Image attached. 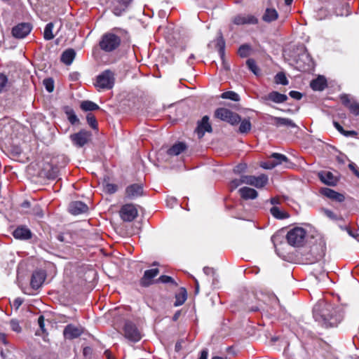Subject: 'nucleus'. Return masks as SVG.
<instances>
[{
  "mask_svg": "<svg viewBox=\"0 0 359 359\" xmlns=\"http://www.w3.org/2000/svg\"><path fill=\"white\" fill-rule=\"evenodd\" d=\"M324 306H325V302L323 301L318 302L313 308V313H318L323 311V307Z\"/></svg>",
  "mask_w": 359,
  "mask_h": 359,
  "instance_id": "obj_47",
  "label": "nucleus"
},
{
  "mask_svg": "<svg viewBox=\"0 0 359 359\" xmlns=\"http://www.w3.org/2000/svg\"><path fill=\"white\" fill-rule=\"evenodd\" d=\"M76 55L74 50L69 48L66 50L61 55V61L67 65L72 63Z\"/></svg>",
  "mask_w": 359,
  "mask_h": 359,
  "instance_id": "obj_27",
  "label": "nucleus"
},
{
  "mask_svg": "<svg viewBox=\"0 0 359 359\" xmlns=\"http://www.w3.org/2000/svg\"><path fill=\"white\" fill-rule=\"evenodd\" d=\"M88 123L90 125V127L93 128H97V121L93 115L91 114H88L86 116Z\"/></svg>",
  "mask_w": 359,
  "mask_h": 359,
  "instance_id": "obj_45",
  "label": "nucleus"
},
{
  "mask_svg": "<svg viewBox=\"0 0 359 359\" xmlns=\"http://www.w3.org/2000/svg\"><path fill=\"white\" fill-rule=\"evenodd\" d=\"M38 324L39 325L40 330L36 332V334L41 335L42 334H47L46 330L45 329L43 316H40V317L38 319Z\"/></svg>",
  "mask_w": 359,
  "mask_h": 359,
  "instance_id": "obj_36",
  "label": "nucleus"
},
{
  "mask_svg": "<svg viewBox=\"0 0 359 359\" xmlns=\"http://www.w3.org/2000/svg\"><path fill=\"white\" fill-rule=\"evenodd\" d=\"M290 96L295 100H300L302 98V94L299 92L292 90L289 93Z\"/></svg>",
  "mask_w": 359,
  "mask_h": 359,
  "instance_id": "obj_55",
  "label": "nucleus"
},
{
  "mask_svg": "<svg viewBox=\"0 0 359 359\" xmlns=\"http://www.w3.org/2000/svg\"><path fill=\"white\" fill-rule=\"evenodd\" d=\"M203 271H204L205 273L209 274L210 272L212 271V269L211 268H209V267H205L203 269Z\"/></svg>",
  "mask_w": 359,
  "mask_h": 359,
  "instance_id": "obj_63",
  "label": "nucleus"
},
{
  "mask_svg": "<svg viewBox=\"0 0 359 359\" xmlns=\"http://www.w3.org/2000/svg\"><path fill=\"white\" fill-rule=\"evenodd\" d=\"M158 280L163 283H170L173 285H177L176 283L175 282V280L170 276H165V275L161 276L158 278Z\"/></svg>",
  "mask_w": 359,
  "mask_h": 359,
  "instance_id": "obj_48",
  "label": "nucleus"
},
{
  "mask_svg": "<svg viewBox=\"0 0 359 359\" xmlns=\"http://www.w3.org/2000/svg\"><path fill=\"white\" fill-rule=\"evenodd\" d=\"M346 137L355 136L357 133L354 130H346V133H342Z\"/></svg>",
  "mask_w": 359,
  "mask_h": 359,
  "instance_id": "obj_61",
  "label": "nucleus"
},
{
  "mask_svg": "<svg viewBox=\"0 0 359 359\" xmlns=\"http://www.w3.org/2000/svg\"><path fill=\"white\" fill-rule=\"evenodd\" d=\"M43 84L46 90L51 93L54 90V81L52 79L48 78L43 80Z\"/></svg>",
  "mask_w": 359,
  "mask_h": 359,
  "instance_id": "obj_41",
  "label": "nucleus"
},
{
  "mask_svg": "<svg viewBox=\"0 0 359 359\" xmlns=\"http://www.w3.org/2000/svg\"><path fill=\"white\" fill-rule=\"evenodd\" d=\"M32 30V26L29 23H20L12 29V34L15 38L23 39L28 35Z\"/></svg>",
  "mask_w": 359,
  "mask_h": 359,
  "instance_id": "obj_10",
  "label": "nucleus"
},
{
  "mask_svg": "<svg viewBox=\"0 0 359 359\" xmlns=\"http://www.w3.org/2000/svg\"><path fill=\"white\" fill-rule=\"evenodd\" d=\"M278 165H284L285 168H290L292 163L286 156L278 153H273L269 160L262 162L260 164L261 167L264 169H273Z\"/></svg>",
  "mask_w": 359,
  "mask_h": 359,
  "instance_id": "obj_2",
  "label": "nucleus"
},
{
  "mask_svg": "<svg viewBox=\"0 0 359 359\" xmlns=\"http://www.w3.org/2000/svg\"><path fill=\"white\" fill-rule=\"evenodd\" d=\"M327 86V81L323 76H319L317 79L311 82V87L314 90H323Z\"/></svg>",
  "mask_w": 359,
  "mask_h": 359,
  "instance_id": "obj_25",
  "label": "nucleus"
},
{
  "mask_svg": "<svg viewBox=\"0 0 359 359\" xmlns=\"http://www.w3.org/2000/svg\"><path fill=\"white\" fill-rule=\"evenodd\" d=\"M323 212V213L325 214V215H326L327 217L332 219H336V215H334V213L331 211L330 210H328V209H323L322 210Z\"/></svg>",
  "mask_w": 359,
  "mask_h": 359,
  "instance_id": "obj_54",
  "label": "nucleus"
},
{
  "mask_svg": "<svg viewBox=\"0 0 359 359\" xmlns=\"http://www.w3.org/2000/svg\"><path fill=\"white\" fill-rule=\"evenodd\" d=\"M53 22H49L46 25L43 32V37L46 40H51L55 37L53 33Z\"/></svg>",
  "mask_w": 359,
  "mask_h": 359,
  "instance_id": "obj_33",
  "label": "nucleus"
},
{
  "mask_svg": "<svg viewBox=\"0 0 359 359\" xmlns=\"http://www.w3.org/2000/svg\"><path fill=\"white\" fill-rule=\"evenodd\" d=\"M196 132L199 138L203 137L205 132H212V126L209 123V117L205 116L198 123Z\"/></svg>",
  "mask_w": 359,
  "mask_h": 359,
  "instance_id": "obj_17",
  "label": "nucleus"
},
{
  "mask_svg": "<svg viewBox=\"0 0 359 359\" xmlns=\"http://www.w3.org/2000/svg\"><path fill=\"white\" fill-rule=\"evenodd\" d=\"M215 116L231 125L237 124L241 121V117L238 114L226 108L217 109L215 112Z\"/></svg>",
  "mask_w": 359,
  "mask_h": 359,
  "instance_id": "obj_5",
  "label": "nucleus"
},
{
  "mask_svg": "<svg viewBox=\"0 0 359 359\" xmlns=\"http://www.w3.org/2000/svg\"><path fill=\"white\" fill-rule=\"evenodd\" d=\"M121 44V39L113 33L104 34L100 41V46L105 52H111L116 49Z\"/></svg>",
  "mask_w": 359,
  "mask_h": 359,
  "instance_id": "obj_3",
  "label": "nucleus"
},
{
  "mask_svg": "<svg viewBox=\"0 0 359 359\" xmlns=\"http://www.w3.org/2000/svg\"><path fill=\"white\" fill-rule=\"evenodd\" d=\"M88 210V206L81 201H74L70 203L69 207V212L74 215L85 213Z\"/></svg>",
  "mask_w": 359,
  "mask_h": 359,
  "instance_id": "obj_20",
  "label": "nucleus"
},
{
  "mask_svg": "<svg viewBox=\"0 0 359 359\" xmlns=\"http://www.w3.org/2000/svg\"><path fill=\"white\" fill-rule=\"evenodd\" d=\"M132 1L133 0H118V3L121 5V6H123V10H126V8Z\"/></svg>",
  "mask_w": 359,
  "mask_h": 359,
  "instance_id": "obj_57",
  "label": "nucleus"
},
{
  "mask_svg": "<svg viewBox=\"0 0 359 359\" xmlns=\"http://www.w3.org/2000/svg\"><path fill=\"white\" fill-rule=\"evenodd\" d=\"M250 46L248 45H243L238 49V54L242 57H245L250 54Z\"/></svg>",
  "mask_w": 359,
  "mask_h": 359,
  "instance_id": "obj_39",
  "label": "nucleus"
},
{
  "mask_svg": "<svg viewBox=\"0 0 359 359\" xmlns=\"http://www.w3.org/2000/svg\"><path fill=\"white\" fill-rule=\"evenodd\" d=\"M81 108L83 111H94L99 109V106L92 101L86 100L83 101L81 104Z\"/></svg>",
  "mask_w": 359,
  "mask_h": 359,
  "instance_id": "obj_32",
  "label": "nucleus"
},
{
  "mask_svg": "<svg viewBox=\"0 0 359 359\" xmlns=\"http://www.w3.org/2000/svg\"><path fill=\"white\" fill-rule=\"evenodd\" d=\"M91 133L86 130H81L77 133L70 135V138L74 145L81 147L84 146L90 140Z\"/></svg>",
  "mask_w": 359,
  "mask_h": 359,
  "instance_id": "obj_9",
  "label": "nucleus"
},
{
  "mask_svg": "<svg viewBox=\"0 0 359 359\" xmlns=\"http://www.w3.org/2000/svg\"><path fill=\"white\" fill-rule=\"evenodd\" d=\"M306 231L302 227H295L290 230L287 234V240L294 247L303 245L305 242Z\"/></svg>",
  "mask_w": 359,
  "mask_h": 359,
  "instance_id": "obj_4",
  "label": "nucleus"
},
{
  "mask_svg": "<svg viewBox=\"0 0 359 359\" xmlns=\"http://www.w3.org/2000/svg\"><path fill=\"white\" fill-rule=\"evenodd\" d=\"M271 213L273 217L278 219H283L284 218L283 214L281 212V211L279 210L278 207H273L271 208L270 210Z\"/></svg>",
  "mask_w": 359,
  "mask_h": 359,
  "instance_id": "obj_42",
  "label": "nucleus"
},
{
  "mask_svg": "<svg viewBox=\"0 0 359 359\" xmlns=\"http://www.w3.org/2000/svg\"><path fill=\"white\" fill-rule=\"evenodd\" d=\"M11 326L13 331L16 332H21V327L20 326L18 321L15 320H12L11 321Z\"/></svg>",
  "mask_w": 359,
  "mask_h": 359,
  "instance_id": "obj_50",
  "label": "nucleus"
},
{
  "mask_svg": "<svg viewBox=\"0 0 359 359\" xmlns=\"http://www.w3.org/2000/svg\"><path fill=\"white\" fill-rule=\"evenodd\" d=\"M348 109L350 111L354 114L355 115H359V104L356 102L353 101L352 103H350L348 105Z\"/></svg>",
  "mask_w": 359,
  "mask_h": 359,
  "instance_id": "obj_44",
  "label": "nucleus"
},
{
  "mask_svg": "<svg viewBox=\"0 0 359 359\" xmlns=\"http://www.w3.org/2000/svg\"><path fill=\"white\" fill-rule=\"evenodd\" d=\"M46 277V272L42 270L35 271L32 276L31 286L34 289L39 288L43 283Z\"/></svg>",
  "mask_w": 359,
  "mask_h": 359,
  "instance_id": "obj_14",
  "label": "nucleus"
},
{
  "mask_svg": "<svg viewBox=\"0 0 359 359\" xmlns=\"http://www.w3.org/2000/svg\"><path fill=\"white\" fill-rule=\"evenodd\" d=\"M208 355V349H203L201 352V355L198 359H207Z\"/></svg>",
  "mask_w": 359,
  "mask_h": 359,
  "instance_id": "obj_60",
  "label": "nucleus"
},
{
  "mask_svg": "<svg viewBox=\"0 0 359 359\" xmlns=\"http://www.w3.org/2000/svg\"><path fill=\"white\" fill-rule=\"evenodd\" d=\"M246 169V165L245 164H239L234 167L233 172L237 174H240L243 172H244Z\"/></svg>",
  "mask_w": 359,
  "mask_h": 359,
  "instance_id": "obj_52",
  "label": "nucleus"
},
{
  "mask_svg": "<svg viewBox=\"0 0 359 359\" xmlns=\"http://www.w3.org/2000/svg\"><path fill=\"white\" fill-rule=\"evenodd\" d=\"M216 46H217V50H218L220 58L222 60V68L224 70H226V71L229 70L230 69V66L227 63V62L226 61L225 57H224L225 42H224V41L223 39V37L222 36H219L217 37Z\"/></svg>",
  "mask_w": 359,
  "mask_h": 359,
  "instance_id": "obj_15",
  "label": "nucleus"
},
{
  "mask_svg": "<svg viewBox=\"0 0 359 359\" xmlns=\"http://www.w3.org/2000/svg\"><path fill=\"white\" fill-rule=\"evenodd\" d=\"M268 182V177L265 175H261L258 177H253L252 182L253 184H251V186H254L256 188H262L264 187Z\"/></svg>",
  "mask_w": 359,
  "mask_h": 359,
  "instance_id": "obj_29",
  "label": "nucleus"
},
{
  "mask_svg": "<svg viewBox=\"0 0 359 359\" xmlns=\"http://www.w3.org/2000/svg\"><path fill=\"white\" fill-rule=\"evenodd\" d=\"M143 189L141 184H133L126 189V196L129 199H135L142 195Z\"/></svg>",
  "mask_w": 359,
  "mask_h": 359,
  "instance_id": "obj_16",
  "label": "nucleus"
},
{
  "mask_svg": "<svg viewBox=\"0 0 359 359\" xmlns=\"http://www.w3.org/2000/svg\"><path fill=\"white\" fill-rule=\"evenodd\" d=\"M69 121L72 124H76L79 122V118L72 110L66 112Z\"/></svg>",
  "mask_w": 359,
  "mask_h": 359,
  "instance_id": "obj_40",
  "label": "nucleus"
},
{
  "mask_svg": "<svg viewBox=\"0 0 359 359\" xmlns=\"http://www.w3.org/2000/svg\"><path fill=\"white\" fill-rule=\"evenodd\" d=\"M22 301L20 299L18 298V299H15V301L13 302V306H15L17 309L22 304Z\"/></svg>",
  "mask_w": 359,
  "mask_h": 359,
  "instance_id": "obj_62",
  "label": "nucleus"
},
{
  "mask_svg": "<svg viewBox=\"0 0 359 359\" xmlns=\"http://www.w3.org/2000/svg\"><path fill=\"white\" fill-rule=\"evenodd\" d=\"M221 97L223 99H228L233 101H238L239 95L233 91H226L222 94Z\"/></svg>",
  "mask_w": 359,
  "mask_h": 359,
  "instance_id": "obj_35",
  "label": "nucleus"
},
{
  "mask_svg": "<svg viewBox=\"0 0 359 359\" xmlns=\"http://www.w3.org/2000/svg\"><path fill=\"white\" fill-rule=\"evenodd\" d=\"M265 99L274 103L280 104L287 101V96L277 91H272L265 97Z\"/></svg>",
  "mask_w": 359,
  "mask_h": 359,
  "instance_id": "obj_23",
  "label": "nucleus"
},
{
  "mask_svg": "<svg viewBox=\"0 0 359 359\" xmlns=\"http://www.w3.org/2000/svg\"><path fill=\"white\" fill-rule=\"evenodd\" d=\"M271 123L276 127H287V128H297V126L292 121V120L287 118L271 116Z\"/></svg>",
  "mask_w": 359,
  "mask_h": 359,
  "instance_id": "obj_19",
  "label": "nucleus"
},
{
  "mask_svg": "<svg viewBox=\"0 0 359 359\" xmlns=\"http://www.w3.org/2000/svg\"><path fill=\"white\" fill-rule=\"evenodd\" d=\"M240 122H241V124L239 126V133H247L251 130L252 125L249 120L244 119Z\"/></svg>",
  "mask_w": 359,
  "mask_h": 359,
  "instance_id": "obj_34",
  "label": "nucleus"
},
{
  "mask_svg": "<svg viewBox=\"0 0 359 359\" xmlns=\"http://www.w3.org/2000/svg\"><path fill=\"white\" fill-rule=\"evenodd\" d=\"M159 273L158 269H149L144 271L143 277L140 280L142 286L148 287L153 283V278Z\"/></svg>",
  "mask_w": 359,
  "mask_h": 359,
  "instance_id": "obj_18",
  "label": "nucleus"
},
{
  "mask_svg": "<svg viewBox=\"0 0 359 359\" xmlns=\"http://www.w3.org/2000/svg\"><path fill=\"white\" fill-rule=\"evenodd\" d=\"M83 332V328L80 326L68 325L65 327L63 334L66 339H73L79 337Z\"/></svg>",
  "mask_w": 359,
  "mask_h": 359,
  "instance_id": "obj_13",
  "label": "nucleus"
},
{
  "mask_svg": "<svg viewBox=\"0 0 359 359\" xmlns=\"http://www.w3.org/2000/svg\"><path fill=\"white\" fill-rule=\"evenodd\" d=\"M315 320L325 328L335 327L339 323L336 316H315Z\"/></svg>",
  "mask_w": 359,
  "mask_h": 359,
  "instance_id": "obj_11",
  "label": "nucleus"
},
{
  "mask_svg": "<svg viewBox=\"0 0 359 359\" xmlns=\"http://www.w3.org/2000/svg\"><path fill=\"white\" fill-rule=\"evenodd\" d=\"M245 304L248 312H264L265 309L263 304H267L272 308H275L278 306L279 300L273 293L265 291L257 294H248ZM266 312H269V311L266 310Z\"/></svg>",
  "mask_w": 359,
  "mask_h": 359,
  "instance_id": "obj_1",
  "label": "nucleus"
},
{
  "mask_svg": "<svg viewBox=\"0 0 359 359\" xmlns=\"http://www.w3.org/2000/svg\"><path fill=\"white\" fill-rule=\"evenodd\" d=\"M123 334L126 338L132 341H138L142 338L140 330L136 325L130 321H126L123 327Z\"/></svg>",
  "mask_w": 359,
  "mask_h": 359,
  "instance_id": "obj_7",
  "label": "nucleus"
},
{
  "mask_svg": "<svg viewBox=\"0 0 359 359\" xmlns=\"http://www.w3.org/2000/svg\"><path fill=\"white\" fill-rule=\"evenodd\" d=\"M348 168L353 172V173L359 178V171L357 169V166L354 163H351L348 165Z\"/></svg>",
  "mask_w": 359,
  "mask_h": 359,
  "instance_id": "obj_56",
  "label": "nucleus"
},
{
  "mask_svg": "<svg viewBox=\"0 0 359 359\" xmlns=\"http://www.w3.org/2000/svg\"><path fill=\"white\" fill-rule=\"evenodd\" d=\"M334 127L336 128V129L340 133H346V130H344V128H342V126L337 122H334Z\"/></svg>",
  "mask_w": 359,
  "mask_h": 359,
  "instance_id": "obj_59",
  "label": "nucleus"
},
{
  "mask_svg": "<svg viewBox=\"0 0 359 359\" xmlns=\"http://www.w3.org/2000/svg\"><path fill=\"white\" fill-rule=\"evenodd\" d=\"M253 177L254 176H252V175H242L241 177L242 184H246L251 185V184H253V182H252V180H253Z\"/></svg>",
  "mask_w": 359,
  "mask_h": 359,
  "instance_id": "obj_49",
  "label": "nucleus"
},
{
  "mask_svg": "<svg viewBox=\"0 0 359 359\" xmlns=\"http://www.w3.org/2000/svg\"><path fill=\"white\" fill-rule=\"evenodd\" d=\"M275 81L276 83L287 85L288 83V81L283 73H278L275 76Z\"/></svg>",
  "mask_w": 359,
  "mask_h": 359,
  "instance_id": "obj_38",
  "label": "nucleus"
},
{
  "mask_svg": "<svg viewBox=\"0 0 359 359\" xmlns=\"http://www.w3.org/2000/svg\"><path fill=\"white\" fill-rule=\"evenodd\" d=\"M114 74L105 70L97 77L96 86L101 89H111L114 85Z\"/></svg>",
  "mask_w": 359,
  "mask_h": 359,
  "instance_id": "obj_6",
  "label": "nucleus"
},
{
  "mask_svg": "<svg viewBox=\"0 0 359 359\" xmlns=\"http://www.w3.org/2000/svg\"><path fill=\"white\" fill-rule=\"evenodd\" d=\"M187 298V293L184 288H181L180 292L175 294V306H179L184 303Z\"/></svg>",
  "mask_w": 359,
  "mask_h": 359,
  "instance_id": "obj_31",
  "label": "nucleus"
},
{
  "mask_svg": "<svg viewBox=\"0 0 359 359\" xmlns=\"http://www.w3.org/2000/svg\"><path fill=\"white\" fill-rule=\"evenodd\" d=\"M241 184H242L241 177L240 179H235V180H231L229 186H230L231 189L233 190V189H236Z\"/></svg>",
  "mask_w": 359,
  "mask_h": 359,
  "instance_id": "obj_51",
  "label": "nucleus"
},
{
  "mask_svg": "<svg viewBox=\"0 0 359 359\" xmlns=\"http://www.w3.org/2000/svg\"><path fill=\"white\" fill-rule=\"evenodd\" d=\"M8 83V78L4 74H0V93L4 91Z\"/></svg>",
  "mask_w": 359,
  "mask_h": 359,
  "instance_id": "obj_43",
  "label": "nucleus"
},
{
  "mask_svg": "<svg viewBox=\"0 0 359 359\" xmlns=\"http://www.w3.org/2000/svg\"><path fill=\"white\" fill-rule=\"evenodd\" d=\"M232 22L236 25H256L258 19L252 15L238 14L232 18Z\"/></svg>",
  "mask_w": 359,
  "mask_h": 359,
  "instance_id": "obj_12",
  "label": "nucleus"
},
{
  "mask_svg": "<svg viewBox=\"0 0 359 359\" xmlns=\"http://www.w3.org/2000/svg\"><path fill=\"white\" fill-rule=\"evenodd\" d=\"M321 194L326 197L338 202H342L345 199V197L343 194H339L329 188L322 189Z\"/></svg>",
  "mask_w": 359,
  "mask_h": 359,
  "instance_id": "obj_22",
  "label": "nucleus"
},
{
  "mask_svg": "<svg viewBox=\"0 0 359 359\" xmlns=\"http://www.w3.org/2000/svg\"><path fill=\"white\" fill-rule=\"evenodd\" d=\"M239 193L241 196L245 200L255 199L257 196V191L255 189L247 187L241 188Z\"/></svg>",
  "mask_w": 359,
  "mask_h": 359,
  "instance_id": "obj_26",
  "label": "nucleus"
},
{
  "mask_svg": "<svg viewBox=\"0 0 359 359\" xmlns=\"http://www.w3.org/2000/svg\"><path fill=\"white\" fill-rule=\"evenodd\" d=\"M138 215V211L133 204H126L120 210L121 219L125 222L134 220Z\"/></svg>",
  "mask_w": 359,
  "mask_h": 359,
  "instance_id": "obj_8",
  "label": "nucleus"
},
{
  "mask_svg": "<svg viewBox=\"0 0 359 359\" xmlns=\"http://www.w3.org/2000/svg\"><path fill=\"white\" fill-rule=\"evenodd\" d=\"M340 99L341 100V102L346 106L347 107L350 104V103H352L353 102L351 100L350 97L347 95H342L340 97Z\"/></svg>",
  "mask_w": 359,
  "mask_h": 359,
  "instance_id": "obj_53",
  "label": "nucleus"
},
{
  "mask_svg": "<svg viewBox=\"0 0 359 359\" xmlns=\"http://www.w3.org/2000/svg\"><path fill=\"white\" fill-rule=\"evenodd\" d=\"M246 65L255 74H259V68L256 65V63L254 60L248 59L246 62Z\"/></svg>",
  "mask_w": 359,
  "mask_h": 359,
  "instance_id": "obj_37",
  "label": "nucleus"
},
{
  "mask_svg": "<svg viewBox=\"0 0 359 359\" xmlns=\"http://www.w3.org/2000/svg\"><path fill=\"white\" fill-rule=\"evenodd\" d=\"M186 149V145L182 142L174 144L168 150V154L170 156H177Z\"/></svg>",
  "mask_w": 359,
  "mask_h": 359,
  "instance_id": "obj_30",
  "label": "nucleus"
},
{
  "mask_svg": "<svg viewBox=\"0 0 359 359\" xmlns=\"http://www.w3.org/2000/svg\"><path fill=\"white\" fill-rule=\"evenodd\" d=\"M13 236L16 239L27 240L32 237V232L27 227L21 226L14 230Z\"/></svg>",
  "mask_w": 359,
  "mask_h": 359,
  "instance_id": "obj_21",
  "label": "nucleus"
},
{
  "mask_svg": "<svg viewBox=\"0 0 359 359\" xmlns=\"http://www.w3.org/2000/svg\"><path fill=\"white\" fill-rule=\"evenodd\" d=\"M320 180L325 184L333 186L337 183V180L333 174L329 171H322L318 173Z\"/></svg>",
  "mask_w": 359,
  "mask_h": 359,
  "instance_id": "obj_24",
  "label": "nucleus"
},
{
  "mask_svg": "<svg viewBox=\"0 0 359 359\" xmlns=\"http://www.w3.org/2000/svg\"><path fill=\"white\" fill-rule=\"evenodd\" d=\"M271 202L273 205L278 204L279 203V199L278 198H271Z\"/></svg>",
  "mask_w": 359,
  "mask_h": 359,
  "instance_id": "obj_64",
  "label": "nucleus"
},
{
  "mask_svg": "<svg viewBox=\"0 0 359 359\" xmlns=\"http://www.w3.org/2000/svg\"><path fill=\"white\" fill-rule=\"evenodd\" d=\"M278 17V12L274 8H266L262 16V20L266 22L276 20Z\"/></svg>",
  "mask_w": 359,
  "mask_h": 359,
  "instance_id": "obj_28",
  "label": "nucleus"
},
{
  "mask_svg": "<svg viewBox=\"0 0 359 359\" xmlns=\"http://www.w3.org/2000/svg\"><path fill=\"white\" fill-rule=\"evenodd\" d=\"M117 187L114 184L107 183L104 186V191L108 194H114L116 191Z\"/></svg>",
  "mask_w": 359,
  "mask_h": 359,
  "instance_id": "obj_46",
  "label": "nucleus"
},
{
  "mask_svg": "<svg viewBox=\"0 0 359 359\" xmlns=\"http://www.w3.org/2000/svg\"><path fill=\"white\" fill-rule=\"evenodd\" d=\"M123 11H125V10L123 9V6H121L120 8L118 7H114L113 8V13L116 15H121Z\"/></svg>",
  "mask_w": 359,
  "mask_h": 359,
  "instance_id": "obj_58",
  "label": "nucleus"
}]
</instances>
